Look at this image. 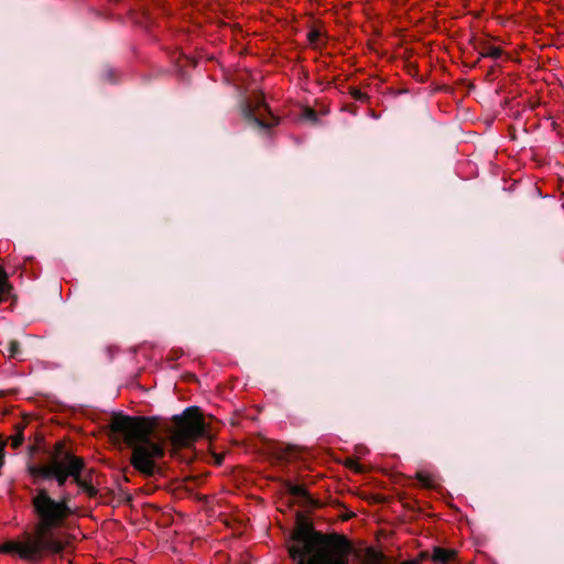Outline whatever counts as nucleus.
Here are the masks:
<instances>
[{"mask_svg": "<svg viewBox=\"0 0 564 564\" xmlns=\"http://www.w3.org/2000/svg\"><path fill=\"white\" fill-rule=\"evenodd\" d=\"M173 425L164 424L161 430L166 434H158L159 420L155 417L129 416L115 413L109 421V429L113 434L123 437L126 445L131 449V466L143 477L164 475V468L159 463L165 456L166 443L171 448L172 458L186 465L195 458L189 449L200 437L205 436L206 423L197 406L187 408L182 414L172 417Z\"/></svg>", "mask_w": 564, "mask_h": 564, "instance_id": "nucleus-1", "label": "nucleus"}, {"mask_svg": "<svg viewBox=\"0 0 564 564\" xmlns=\"http://www.w3.org/2000/svg\"><path fill=\"white\" fill-rule=\"evenodd\" d=\"M288 551L296 564H350L347 554L351 544L344 535L316 531L313 523L301 512L290 536Z\"/></svg>", "mask_w": 564, "mask_h": 564, "instance_id": "nucleus-2", "label": "nucleus"}, {"mask_svg": "<svg viewBox=\"0 0 564 564\" xmlns=\"http://www.w3.org/2000/svg\"><path fill=\"white\" fill-rule=\"evenodd\" d=\"M85 467L86 464L82 457L65 449L62 443H57L48 464L29 465L28 470L36 478L55 479L57 485L63 487L68 477L75 481V476H78V471H84Z\"/></svg>", "mask_w": 564, "mask_h": 564, "instance_id": "nucleus-3", "label": "nucleus"}, {"mask_svg": "<svg viewBox=\"0 0 564 564\" xmlns=\"http://www.w3.org/2000/svg\"><path fill=\"white\" fill-rule=\"evenodd\" d=\"M70 500L72 497L68 494L56 501L50 497L45 488L37 489L32 503L44 529L57 528L64 522L72 512L68 506Z\"/></svg>", "mask_w": 564, "mask_h": 564, "instance_id": "nucleus-4", "label": "nucleus"}, {"mask_svg": "<svg viewBox=\"0 0 564 564\" xmlns=\"http://www.w3.org/2000/svg\"><path fill=\"white\" fill-rule=\"evenodd\" d=\"M241 116L250 126L265 132L279 123V118L271 112L262 95L242 102Z\"/></svg>", "mask_w": 564, "mask_h": 564, "instance_id": "nucleus-5", "label": "nucleus"}, {"mask_svg": "<svg viewBox=\"0 0 564 564\" xmlns=\"http://www.w3.org/2000/svg\"><path fill=\"white\" fill-rule=\"evenodd\" d=\"M288 492L297 500V502L306 509H317L322 506L321 501L314 499L308 491L301 485L292 482L286 484Z\"/></svg>", "mask_w": 564, "mask_h": 564, "instance_id": "nucleus-6", "label": "nucleus"}, {"mask_svg": "<svg viewBox=\"0 0 564 564\" xmlns=\"http://www.w3.org/2000/svg\"><path fill=\"white\" fill-rule=\"evenodd\" d=\"M93 474L94 469H89L84 476L83 471H78V476H75L74 481L90 498L96 497L98 494V490L94 487L91 481Z\"/></svg>", "mask_w": 564, "mask_h": 564, "instance_id": "nucleus-7", "label": "nucleus"}, {"mask_svg": "<svg viewBox=\"0 0 564 564\" xmlns=\"http://www.w3.org/2000/svg\"><path fill=\"white\" fill-rule=\"evenodd\" d=\"M42 554V547L40 539L36 541H30L21 543L20 556L25 560H36Z\"/></svg>", "mask_w": 564, "mask_h": 564, "instance_id": "nucleus-8", "label": "nucleus"}, {"mask_svg": "<svg viewBox=\"0 0 564 564\" xmlns=\"http://www.w3.org/2000/svg\"><path fill=\"white\" fill-rule=\"evenodd\" d=\"M456 556V551L436 546L433 550L432 560L436 564H449L455 561Z\"/></svg>", "mask_w": 564, "mask_h": 564, "instance_id": "nucleus-9", "label": "nucleus"}, {"mask_svg": "<svg viewBox=\"0 0 564 564\" xmlns=\"http://www.w3.org/2000/svg\"><path fill=\"white\" fill-rule=\"evenodd\" d=\"M40 542L42 552L48 551L52 553H59L64 549V544L59 540L54 539L52 536H42L40 538Z\"/></svg>", "mask_w": 564, "mask_h": 564, "instance_id": "nucleus-10", "label": "nucleus"}, {"mask_svg": "<svg viewBox=\"0 0 564 564\" xmlns=\"http://www.w3.org/2000/svg\"><path fill=\"white\" fill-rule=\"evenodd\" d=\"M12 290V285L9 282V276L4 269L0 267V303L7 300Z\"/></svg>", "mask_w": 564, "mask_h": 564, "instance_id": "nucleus-11", "label": "nucleus"}, {"mask_svg": "<svg viewBox=\"0 0 564 564\" xmlns=\"http://www.w3.org/2000/svg\"><path fill=\"white\" fill-rule=\"evenodd\" d=\"M502 54H503V51L500 47L490 45L487 42L481 43L480 57H490V58L497 59V58L501 57Z\"/></svg>", "mask_w": 564, "mask_h": 564, "instance_id": "nucleus-12", "label": "nucleus"}, {"mask_svg": "<svg viewBox=\"0 0 564 564\" xmlns=\"http://www.w3.org/2000/svg\"><path fill=\"white\" fill-rule=\"evenodd\" d=\"M15 434L11 436V446L12 448L17 449L19 448L23 441H24V427L25 425L23 423L15 424Z\"/></svg>", "mask_w": 564, "mask_h": 564, "instance_id": "nucleus-13", "label": "nucleus"}, {"mask_svg": "<svg viewBox=\"0 0 564 564\" xmlns=\"http://www.w3.org/2000/svg\"><path fill=\"white\" fill-rule=\"evenodd\" d=\"M415 478L419 481V484L424 488H433L434 487V479L433 477L424 471H417L415 474Z\"/></svg>", "mask_w": 564, "mask_h": 564, "instance_id": "nucleus-14", "label": "nucleus"}, {"mask_svg": "<svg viewBox=\"0 0 564 564\" xmlns=\"http://www.w3.org/2000/svg\"><path fill=\"white\" fill-rule=\"evenodd\" d=\"M21 543L9 541L3 545H0V552L2 553H18L20 555Z\"/></svg>", "mask_w": 564, "mask_h": 564, "instance_id": "nucleus-15", "label": "nucleus"}, {"mask_svg": "<svg viewBox=\"0 0 564 564\" xmlns=\"http://www.w3.org/2000/svg\"><path fill=\"white\" fill-rule=\"evenodd\" d=\"M8 352L10 358H18L21 354L20 343L11 340L8 345Z\"/></svg>", "mask_w": 564, "mask_h": 564, "instance_id": "nucleus-16", "label": "nucleus"}, {"mask_svg": "<svg viewBox=\"0 0 564 564\" xmlns=\"http://www.w3.org/2000/svg\"><path fill=\"white\" fill-rule=\"evenodd\" d=\"M302 116H303L304 119L310 120L313 123H316L317 120H318L316 111L314 109L310 108V107H305L303 109Z\"/></svg>", "mask_w": 564, "mask_h": 564, "instance_id": "nucleus-17", "label": "nucleus"}, {"mask_svg": "<svg viewBox=\"0 0 564 564\" xmlns=\"http://www.w3.org/2000/svg\"><path fill=\"white\" fill-rule=\"evenodd\" d=\"M350 95L354 99L361 101V102H366L369 99V96L366 93H362L361 90H359L357 88H351Z\"/></svg>", "mask_w": 564, "mask_h": 564, "instance_id": "nucleus-18", "label": "nucleus"}, {"mask_svg": "<svg viewBox=\"0 0 564 564\" xmlns=\"http://www.w3.org/2000/svg\"><path fill=\"white\" fill-rule=\"evenodd\" d=\"M319 37H321V32L317 29H312L307 33V40H308L311 45H316L318 40H319Z\"/></svg>", "mask_w": 564, "mask_h": 564, "instance_id": "nucleus-19", "label": "nucleus"}, {"mask_svg": "<svg viewBox=\"0 0 564 564\" xmlns=\"http://www.w3.org/2000/svg\"><path fill=\"white\" fill-rule=\"evenodd\" d=\"M366 553H367L368 557H369V558H371V560H373V561H378V562H380V561L382 560V557H383V554H382V553L377 552V551H376L375 549H372V547H368V549L366 550Z\"/></svg>", "mask_w": 564, "mask_h": 564, "instance_id": "nucleus-20", "label": "nucleus"}, {"mask_svg": "<svg viewBox=\"0 0 564 564\" xmlns=\"http://www.w3.org/2000/svg\"><path fill=\"white\" fill-rule=\"evenodd\" d=\"M6 438L0 434V467L3 465V448L6 446Z\"/></svg>", "mask_w": 564, "mask_h": 564, "instance_id": "nucleus-21", "label": "nucleus"}, {"mask_svg": "<svg viewBox=\"0 0 564 564\" xmlns=\"http://www.w3.org/2000/svg\"><path fill=\"white\" fill-rule=\"evenodd\" d=\"M347 466L350 467V468H354L357 473H362L364 471L362 466L359 463H357L356 460H349Z\"/></svg>", "mask_w": 564, "mask_h": 564, "instance_id": "nucleus-22", "label": "nucleus"}, {"mask_svg": "<svg viewBox=\"0 0 564 564\" xmlns=\"http://www.w3.org/2000/svg\"><path fill=\"white\" fill-rule=\"evenodd\" d=\"M143 18H144V21H138V23H140V24L144 23L145 26H148L152 22V18L150 17V14L148 12L143 13Z\"/></svg>", "mask_w": 564, "mask_h": 564, "instance_id": "nucleus-23", "label": "nucleus"}, {"mask_svg": "<svg viewBox=\"0 0 564 564\" xmlns=\"http://www.w3.org/2000/svg\"><path fill=\"white\" fill-rule=\"evenodd\" d=\"M345 109L350 111L352 115H357V107L355 105L347 106Z\"/></svg>", "mask_w": 564, "mask_h": 564, "instance_id": "nucleus-24", "label": "nucleus"}, {"mask_svg": "<svg viewBox=\"0 0 564 564\" xmlns=\"http://www.w3.org/2000/svg\"><path fill=\"white\" fill-rule=\"evenodd\" d=\"M172 354H173V355L171 356V359H176V358H178V354H176V352H172Z\"/></svg>", "mask_w": 564, "mask_h": 564, "instance_id": "nucleus-25", "label": "nucleus"}, {"mask_svg": "<svg viewBox=\"0 0 564 564\" xmlns=\"http://www.w3.org/2000/svg\"><path fill=\"white\" fill-rule=\"evenodd\" d=\"M131 496L129 494H126V500L131 501Z\"/></svg>", "mask_w": 564, "mask_h": 564, "instance_id": "nucleus-26", "label": "nucleus"}]
</instances>
